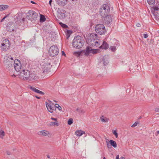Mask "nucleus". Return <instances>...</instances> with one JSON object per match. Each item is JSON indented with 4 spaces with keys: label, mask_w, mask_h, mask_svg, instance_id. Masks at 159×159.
Returning <instances> with one entry per match:
<instances>
[{
    "label": "nucleus",
    "mask_w": 159,
    "mask_h": 159,
    "mask_svg": "<svg viewBox=\"0 0 159 159\" xmlns=\"http://www.w3.org/2000/svg\"><path fill=\"white\" fill-rule=\"evenodd\" d=\"M98 35L96 34L92 33L90 38L88 40L89 44L92 47H98L100 45V41L98 38Z\"/></svg>",
    "instance_id": "nucleus-1"
},
{
    "label": "nucleus",
    "mask_w": 159,
    "mask_h": 159,
    "mask_svg": "<svg viewBox=\"0 0 159 159\" xmlns=\"http://www.w3.org/2000/svg\"><path fill=\"white\" fill-rule=\"evenodd\" d=\"M84 41L81 36H77L75 37L73 40V46L75 48L80 49L83 46Z\"/></svg>",
    "instance_id": "nucleus-2"
},
{
    "label": "nucleus",
    "mask_w": 159,
    "mask_h": 159,
    "mask_svg": "<svg viewBox=\"0 0 159 159\" xmlns=\"http://www.w3.org/2000/svg\"><path fill=\"white\" fill-rule=\"evenodd\" d=\"M30 76V72L28 70H21L19 74L20 78L24 80H28Z\"/></svg>",
    "instance_id": "nucleus-3"
},
{
    "label": "nucleus",
    "mask_w": 159,
    "mask_h": 159,
    "mask_svg": "<svg viewBox=\"0 0 159 159\" xmlns=\"http://www.w3.org/2000/svg\"><path fill=\"white\" fill-rule=\"evenodd\" d=\"M59 52V49L56 46H52L49 49L48 53L49 55L52 57H54L57 56Z\"/></svg>",
    "instance_id": "nucleus-4"
},
{
    "label": "nucleus",
    "mask_w": 159,
    "mask_h": 159,
    "mask_svg": "<svg viewBox=\"0 0 159 159\" xmlns=\"http://www.w3.org/2000/svg\"><path fill=\"white\" fill-rule=\"evenodd\" d=\"M96 32L100 35L104 34L106 32L105 28L102 24H98L95 27Z\"/></svg>",
    "instance_id": "nucleus-5"
},
{
    "label": "nucleus",
    "mask_w": 159,
    "mask_h": 159,
    "mask_svg": "<svg viewBox=\"0 0 159 159\" xmlns=\"http://www.w3.org/2000/svg\"><path fill=\"white\" fill-rule=\"evenodd\" d=\"M37 14L34 11H29L26 16L28 19L31 20H35L37 17Z\"/></svg>",
    "instance_id": "nucleus-6"
},
{
    "label": "nucleus",
    "mask_w": 159,
    "mask_h": 159,
    "mask_svg": "<svg viewBox=\"0 0 159 159\" xmlns=\"http://www.w3.org/2000/svg\"><path fill=\"white\" fill-rule=\"evenodd\" d=\"M52 65L50 64V61H44L43 65L42 66V70L43 73H48L50 71V69L52 67Z\"/></svg>",
    "instance_id": "nucleus-7"
},
{
    "label": "nucleus",
    "mask_w": 159,
    "mask_h": 159,
    "mask_svg": "<svg viewBox=\"0 0 159 159\" xmlns=\"http://www.w3.org/2000/svg\"><path fill=\"white\" fill-rule=\"evenodd\" d=\"M13 61H10L7 57H5L4 58V64L7 69L10 70L13 68L12 63Z\"/></svg>",
    "instance_id": "nucleus-8"
},
{
    "label": "nucleus",
    "mask_w": 159,
    "mask_h": 159,
    "mask_svg": "<svg viewBox=\"0 0 159 159\" xmlns=\"http://www.w3.org/2000/svg\"><path fill=\"white\" fill-rule=\"evenodd\" d=\"M57 13V16L60 19H64L66 16V12L63 10L59 8Z\"/></svg>",
    "instance_id": "nucleus-9"
},
{
    "label": "nucleus",
    "mask_w": 159,
    "mask_h": 159,
    "mask_svg": "<svg viewBox=\"0 0 159 159\" xmlns=\"http://www.w3.org/2000/svg\"><path fill=\"white\" fill-rule=\"evenodd\" d=\"M4 42H5V43H2L1 44V47L2 49V50L3 51H7L8 49L9 48L10 44V42L9 40H5V42L4 41Z\"/></svg>",
    "instance_id": "nucleus-10"
},
{
    "label": "nucleus",
    "mask_w": 159,
    "mask_h": 159,
    "mask_svg": "<svg viewBox=\"0 0 159 159\" xmlns=\"http://www.w3.org/2000/svg\"><path fill=\"white\" fill-rule=\"evenodd\" d=\"M14 67L16 71L18 72L21 69V64L18 60L16 59L15 60Z\"/></svg>",
    "instance_id": "nucleus-11"
},
{
    "label": "nucleus",
    "mask_w": 159,
    "mask_h": 159,
    "mask_svg": "<svg viewBox=\"0 0 159 159\" xmlns=\"http://www.w3.org/2000/svg\"><path fill=\"white\" fill-rule=\"evenodd\" d=\"M104 19H102L103 20V23L105 25H108L112 21V17L110 15H107L103 17Z\"/></svg>",
    "instance_id": "nucleus-12"
},
{
    "label": "nucleus",
    "mask_w": 159,
    "mask_h": 159,
    "mask_svg": "<svg viewBox=\"0 0 159 159\" xmlns=\"http://www.w3.org/2000/svg\"><path fill=\"white\" fill-rule=\"evenodd\" d=\"M28 88L30 89L32 91L37 93H38L42 95L44 94V93L43 92L38 90L34 87L32 86L31 85H29L28 86Z\"/></svg>",
    "instance_id": "nucleus-13"
},
{
    "label": "nucleus",
    "mask_w": 159,
    "mask_h": 159,
    "mask_svg": "<svg viewBox=\"0 0 159 159\" xmlns=\"http://www.w3.org/2000/svg\"><path fill=\"white\" fill-rule=\"evenodd\" d=\"M109 142L110 145L108 143H107V146L108 148H110L111 145L113 146L114 148H116L117 147V144L115 141L112 140H110Z\"/></svg>",
    "instance_id": "nucleus-14"
},
{
    "label": "nucleus",
    "mask_w": 159,
    "mask_h": 159,
    "mask_svg": "<svg viewBox=\"0 0 159 159\" xmlns=\"http://www.w3.org/2000/svg\"><path fill=\"white\" fill-rule=\"evenodd\" d=\"M92 48L89 46H87L85 50L84 51V55L86 56H88L89 54L91 53Z\"/></svg>",
    "instance_id": "nucleus-15"
},
{
    "label": "nucleus",
    "mask_w": 159,
    "mask_h": 159,
    "mask_svg": "<svg viewBox=\"0 0 159 159\" xmlns=\"http://www.w3.org/2000/svg\"><path fill=\"white\" fill-rule=\"evenodd\" d=\"M100 14L102 18L107 15H109L108 14L109 13L110 11H108L107 12V11H104V10H100Z\"/></svg>",
    "instance_id": "nucleus-16"
},
{
    "label": "nucleus",
    "mask_w": 159,
    "mask_h": 159,
    "mask_svg": "<svg viewBox=\"0 0 159 159\" xmlns=\"http://www.w3.org/2000/svg\"><path fill=\"white\" fill-rule=\"evenodd\" d=\"M108 57L107 56H104L102 58L103 63L104 66H106L108 64L109 62L108 61Z\"/></svg>",
    "instance_id": "nucleus-17"
},
{
    "label": "nucleus",
    "mask_w": 159,
    "mask_h": 159,
    "mask_svg": "<svg viewBox=\"0 0 159 159\" xmlns=\"http://www.w3.org/2000/svg\"><path fill=\"white\" fill-rule=\"evenodd\" d=\"M109 47V45L105 41H103L102 45L99 47L100 48H102L104 49H107Z\"/></svg>",
    "instance_id": "nucleus-18"
},
{
    "label": "nucleus",
    "mask_w": 159,
    "mask_h": 159,
    "mask_svg": "<svg viewBox=\"0 0 159 159\" xmlns=\"http://www.w3.org/2000/svg\"><path fill=\"white\" fill-rule=\"evenodd\" d=\"M38 134L40 135L48 136L49 134V133L47 131L41 130L38 132Z\"/></svg>",
    "instance_id": "nucleus-19"
},
{
    "label": "nucleus",
    "mask_w": 159,
    "mask_h": 159,
    "mask_svg": "<svg viewBox=\"0 0 159 159\" xmlns=\"http://www.w3.org/2000/svg\"><path fill=\"white\" fill-rule=\"evenodd\" d=\"M104 10V11H107V12L108 11H110V7H109L107 4H104L102 5L100 10Z\"/></svg>",
    "instance_id": "nucleus-20"
},
{
    "label": "nucleus",
    "mask_w": 159,
    "mask_h": 159,
    "mask_svg": "<svg viewBox=\"0 0 159 159\" xmlns=\"http://www.w3.org/2000/svg\"><path fill=\"white\" fill-rule=\"evenodd\" d=\"M104 10V11H107V12L108 11H110V7H109L107 4H104L102 5L100 10Z\"/></svg>",
    "instance_id": "nucleus-21"
},
{
    "label": "nucleus",
    "mask_w": 159,
    "mask_h": 159,
    "mask_svg": "<svg viewBox=\"0 0 159 159\" xmlns=\"http://www.w3.org/2000/svg\"><path fill=\"white\" fill-rule=\"evenodd\" d=\"M14 25H11L10 26L8 25L7 27V30L10 32H11L14 31L15 29V27Z\"/></svg>",
    "instance_id": "nucleus-22"
},
{
    "label": "nucleus",
    "mask_w": 159,
    "mask_h": 159,
    "mask_svg": "<svg viewBox=\"0 0 159 159\" xmlns=\"http://www.w3.org/2000/svg\"><path fill=\"white\" fill-rule=\"evenodd\" d=\"M85 133L84 131L81 130H77L75 132V134L78 136H80Z\"/></svg>",
    "instance_id": "nucleus-23"
},
{
    "label": "nucleus",
    "mask_w": 159,
    "mask_h": 159,
    "mask_svg": "<svg viewBox=\"0 0 159 159\" xmlns=\"http://www.w3.org/2000/svg\"><path fill=\"white\" fill-rule=\"evenodd\" d=\"M29 78L31 80H36L38 79V76H36L35 74L33 73L30 74V76Z\"/></svg>",
    "instance_id": "nucleus-24"
},
{
    "label": "nucleus",
    "mask_w": 159,
    "mask_h": 159,
    "mask_svg": "<svg viewBox=\"0 0 159 159\" xmlns=\"http://www.w3.org/2000/svg\"><path fill=\"white\" fill-rule=\"evenodd\" d=\"M8 7V6L6 5H0V11H3L7 9Z\"/></svg>",
    "instance_id": "nucleus-25"
},
{
    "label": "nucleus",
    "mask_w": 159,
    "mask_h": 159,
    "mask_svg": "<svg viewBox=\"0 0 159 159\" xmlns=\"http://www.w3.org/2000/svg\"><path fill=\"white\" fill-rule=\"evenodd\" d=\"M46 105L48 111L51 113H52V110L51 109L52 107L47 102H46Z\"/></svg>",
    "instance_id": "nucleus-26"
},
{
    "label": "nucleus",
    "mask_w": 159,
    "mask_h": 159,
    "mask_svg": "<svg viewBox=\"0 0 159 159\" xmlns=\"http://www.w3.org/2000/svg\"><path fill=\"white\" fill-rule=\"evenodd\" d=\"M148 3L150 5H153L155 2V0H147Z\"/></svg>",
    "instance_id": "nucleus-27"
},
{
    "label": "nucleus",
    "mask_w": 159,
    "mask_h": 159,
    "mask_svg": "<svg viewBox=\"0 0 159 159\" xmlns=\"http://www.w3.org/2000/svg\"><path fill=\"white\" fill-rule=\"evenodd\" d=\"M46 20V18L45 16L42 15H40V21L41 22H43Z\"/></svg>",
    "instance_id": "nucleus-28"
},
{
    "label": "nucleus",
    "mask_w": 159,
    "mask_h": 159,
    "mask_svg": "<svg viewBox=\"0 0 159 159\" xmlns=\"http://www.w3.org/2000/svg\"><path fill=\"white\" fill-rule=\"evenodd\" d=\"M5 135V132L4 131L0 130V138H2L3 136Z\"/></svg>",
    "instance_id": "nucleus-29"
},
{
    "label": "nucleus",
    "mask_w": 159,
    "mask_h": 159,
    "mask_svg": "<svg viewBox=\"0 0 159 159\" xmlns=\"http://www.w3.org/2000/svg\"><path fill=\"white\" fill-rule=\"evenodd\" d=\"M59 24L61 25V26L64 28L66 29L68 28V26L62 23V22H60Z\"/></svg>",
    "instance_id": "nucleus-30"
},
{
    "label": "nucleus",
    "mask_w": 159,
    "mask_h": 159,
    "mask_svg": "<svg viewBox=\"0 0 159 159\" xmlns=\"http://www.w3.org/2000/svg\"><path fill=\"white\" fill-rule=\"evenodd\" d=\"M73 123V120L72 118L69 119L67 121V123L69 125H71Z\"/></svg>",
    "instance_id": "nucleus-31"
},
{
    "label": "nucleus",
    "mask_w": 159,
    "mask_h": 159,
    "mask_svg": "<svg viewBox=\"0 0 159 159\" xmlns=\"http://www.w3.org/2000/svg\"><path fill=\"white\" fill-rule=\"evenodd\" d=\"M98 50L97 49H93L91 48V53L93 54H95L98 53Z\"/></svg>",
    "instance_id": "nucleus-32"
},
{
    "label": "nucleus",
    "mask_w": 159,
    "mask_h": 159,
    "mask_svg": "<svg viewBox=\"0 0 159 159\" xmlns=\"http://www.w3.org/2000/svg\"><path fill=\"white\" fill-rule=\"evenodd\" d=\"M110 49L113 52L115 51L116 50V47L115 46H111Z\"/></svg>",
    "instance_id": "nucleus-33"
},
{
    "label": "nucleus",
    "mask_w": 159,
    "mask_h": 159,
    "mask_svg": "<svg viewBox=\"0 0 159 159\" xmlns=\"http://www.w3.org/2000/svg\"><path fill=\"white\" fill-rule=\"evenodd\" d=\"M101 120L102 122H107L108 121V119L106 118H104L103 116H102V117L101 118Z\"/></svg>",
    "instance_id": "nucleus-34"
},
{
    "label": "nucleus",
    "mask_w": 159,
    "mask_h": 159,
    "mask_svg": "<svg viewBox=\"0 0 159 159\" xmlns=\"http://www.w3.org/2000/svg\"><path fill=\"white\" fill-rule=\"evenodd\" d=\"M55 125H56L57 126H58L59 125L58 123L56 122H51L50 123V125L51 126H53Z\"/></svg>",
    "instance_id": "nucleus-35"
},
{
    "label": "nucleus",
    "mask_w": 159,
    "mask_h": 159,
    "mask_svg": "<svg viewBox=\"0 0 159 159\" xmlns=\"http://www.w3.org/2000/svg\"><path fill=\"white\" fill-rule=\"evenodd\" d=\"M71 33V31L70 30H67V34H66V36H67V39H68L69 38V37L70 33Z\"/></svg>",
    "instance_id": "nucleus-36"
},
{
    "label": "nucleus",
    "mask_w": 159,
    "mask_h": 159,
    "mask_svg": "<svg viewBox=\"0 0 159 159\" xmlns=\"http://www.w3.org/2000/svg\"><path fill=\"white\" fill-rule=\"evenodd\" d=\"M113 134L115 136L116 138H117L118 136V134L116 130L113 131Z\"/></svg>",
    "instance_id": "nucleus-37"
},
{
    "label": "nucleus",
    "mask_w": 159,
    "mask_h": 159,
    "mask_svg": "<svg viewBox=\"0 0 159 159\" xmlns=\"http://www.w3.org/2000/svg\"><path fill=\"white\" fill-rule=\"evenodd\" d=\"M138 124L139 122H138L136 121L131 125V127L132 128L136 126Z\"/></svg>",
    "instance_id": "nucleus-38"
},
{
    "label": "nucleus",
    "mask_w": 159,
    "mask_h": 159,
    "mask_svg": "<svg viewBox=\"0 0 159 159\" xmlns=\"http://www.w3.org/2000/svg\"><path fill=\"white\" fill-rule=\"evenodd\" d=\"M74 54L77 56H80L81 54V52H74Z\"/></svg>",
    "instance_id": "nucleus-39"
},
{
    "label": "nucleus",
    "mask_w": 159,
    "mask_h": 159,
    "mask_svg": "<svg viewBox=\"0 0 159 159\" xmlns=\"http://www.w3.org/2000/svg\"><path fill=\"white\" fill-rule=\"evenodd\" d=\"M152 8L153 9L154 11H157L159 10V8L157 6H154L152 7Z\"/></svg>",
    "instance_id": "nucleus-40"
},
{
    "label": "nucleus",
    "mask_w": 159,
    "mask_h": 159,
    "mask_svg": "<svg viewBox=\"0 0 159 159\" xmlns=\"http://www.w3.org/2000/svg\"><path fill=\"white\" fill-rule=\"evenodd\" d=\"M6 57H8V58H9L10 59V61L11 60L12 61H13L14 60V59L13 58V57H11V56H6Z\"/></svg>",
    "instance_id": "nucleus-41"
},
{
    "label": "nucleus",
    "mask_w": 159,
    "mask_h": 159,
    "mask_svg": "<svg viewBox=\"0 0 159 159\" xmlns=\"http://www.w3.org/2000/svg\"><path fill=\"white\" fill-rule=\"evenodd\" d=\"M55 105H57L58 106L57 108H58V109L59 110H61V107H60L58 104H56Z\"/></svg>",
    "instance_id": "nucleus-42"
},
{
    "label": "nucleus",
    "mask_w": 159,
    "mask_h": 159,
    "mask_svg": "<svg viewBox=\"0 0 159 159\" xmlns=\"http://www.w3.org/2000/svg\"><path fill=\"white\" fill-rule=\"evenodd\" d=\"M143 35L144 38H145V39L147 38L148 37V35L147 34H143Z\"/></svg>",
    "instance_id": "nucleus-43"
},
{
    "label": "nucleus",
    "mask_w": 159,
    "mask_h": 159,
    "mask_svg": "<svg viewBox=\"0 0 159 159\" xmlns=\"http://www.w3.org/2000/svg\"><path fill=\"white\" fill-rule=\"evenodd\" d=\"M6 17H7V16H5L4 17H3V18H2V19L1 20V21H0V22H3V21H4V19H5V18Z\"/></svg>",
    "instance_id": "nucleus-44"
},
{
    "label": "nucleus",
    "mask_w": 159,
    "mask_h": 159,
    "mask_svg": "<svg viewBox=\"0 0 159 159\" xmlns=\"http://www.w3.org/2000/svg\"><path fill=\"white\" fill-rule=\"evenodd\" d=\"M155 111L156 112L159 111V108H156L155 109Z\"/></svg>",
    "instance_id": "nucleus-45"
},
{
    "label": "nucleus",
    "mask_w": 159,
    "mask_h": 159,
    "mask_svg": "<svg viewBox=\"0 0 159 159\" xmlns=\"http://www.w3.org/2000/svg\"><path fill=\"white\" fill-rule=\"evenodd\" d=\"M51 119L53 120H55V121H57V118H53V117H52L51 118Z\"/></svg>",
    "instance_id": "nucleus-46"
},
{
    "label": "nucleus",
    "mask_w": 159,
    "mask_h": 159,
    "mask_svg": "<svg viewBox=\"0 0 159 159\" xmlns=\"http://www.w3.org/2000/svg\"><path fill=\"white\" fill-rule=\"evenodd\" d=\"M7 154L8 155H10L11 154V152L8 151H7Z\"/></svg>",
    "instance_id": "nucleus-47"
},
{
    "label": "nucleus",
    "mask_w": 159,
    "mask_h": 159,
    "mask_svg": "<svg viewBox=\"0 0 159 159\" xmlns=\"http://www.w3.org/2000/svg\"><path fill=\"white\" fill-rule=\"evenodd\" d=\"M136 26L138 27H139L140 26V24L139 23H137L136 24Z\"/></svg>",
    "instance_id": "nucleus-48"
},
{
    "label": "nucleus",
    "mask_w": 159,
    "mask_h": 159,
    "mask_svg": "<svg viewBox=\"0 0 159 159\" xmlns=\"http://www.w3.org/2000/svg\"><path fill=\"white\" fill-rule=\"evenodd\" d=\"M159 134V131L157 130V131L156 134H155L156 136H157Z\"/></svg>",
    "instance_id": "nucleus-49"
},
{
    "label": "nucleus",
    "mask_w": 159,
    "mask_h": 159,
    "mask_svg": "<svg viewBox=\"0 0 159 159\" xmlns=\"http://www.w3.org/2000/svg\"><path fill=\"white\" fill-rule=\"evenodd\" d=\"M52 0H50L49 1V4H50V6H51V3H52Z\"/></svg>",
    "instance_id": "nucleus-50"
},
{
    "label": "nucleus",
    "mask_w": 159,
    "mask_h": 159,
    "mask_svg": "<svg viewBox=\"0 0 159 159\" xmlns=\"http://www.w3.org/2000/svg\"><path fill=\"white\" fill-rule=\"evenodd\" d=\"M116 159H119V155H116Z\"/></svg>",
    "instance_id": "nucleus-51"
},
{
    "label": "nucleus",
    "mask_w": 159,
    "mask_h": 159,
    "mask_svg": "<svg viewBox=\"0 0 159 159\" xmlns=\"http://www.w3.org/2000/svg\"><path fill=\"white\" fill-rule=\"evenodd\" d=\"M55 108V107H51V109L52 110V112H53V111L54 110V108Z\"/></svg>",
    "instance_id": "nucleus-52"
},
{
    "label": "nucleus",
    "mask_w": 159,
    "mask_h": 159,
    "mask_svg": "<svg viewBox=\"0 0 159 159\" xmlns=\"http://www.w3.org/2000/svg\"><path fill=\"white\" fill-rule=\"evenodd\" d=\"M62 55L64 56L66 55L65 53L63 51H62Z\"/></svg>",
    "instance_id": "nucleus-53"
},
{
    "label": "nucleus",
    "mask_w": 159,
    "mask_h": 159,
    "mask_svg": "<svg viewBox=\"0 0 159 159\" xmlns=\"http://www.w3.org/2000/svg\"><path fill=\"white\" fill-rule=\"evenodd\" d=\"M31 2L32 3L34 4H36L34 2V1H31Z\"/></svg>",
    "instance_id": "nucleus-54"
},
{
    "label": "nucleus",
    "mask_w": 159,
    "mask_h": 159,
    "mask_svg": "<svg viewBox=\"0 0 159 159\" xmlns=\"http://www.w3.org/2000/svg\"><path fill=\"white\" fill-rule=\"evenodd\" d=\"M120 159H125V157H122L120 158Z\"/></svg>",
    "instance_id": "nucleus-55"
},
{
    "label": "nucleus",
    "mask_w": 159,
    "mask_h": 159,
    "mask_svg": "<svg viewBox=\"0 0 159 159\" xmlns=\"http://www.w3.org/2000/svg\"><path fill=\"white\" fill-rule=\"evenodd\" d=\"M36 97L38 99H40V97H38L37 96H36Z\"/></svg>",
    "instance_id": "nucleus-56"
},
{
    "label": "nucleus",
    "mask_w": 159,
    "mask_h": 159,
    "mask_svg": "<svg viewBox=\"0 0 159 159\" xmlns=\"http://www.w3.org/2000/svg\"><path fill=\"white\" fill-rule=\"evenodd\" d=\"M47 157L48 158H50V156L49 155H47Z\"/></svg>",
    "instance_id": "nucleus-57"
},
{
    "label": "nucleus",
    "mask_w": 159,
    "mask_h": 159,
    "mask_svg": "<svg viewBox=\"0 0 159 159\" xmlns=\"http://www.w3.org/2000/svg\"><path fill=\"white\" fill-rule=\"evenodd\" d=\"M12 76L13 77H15V75H12Z\"/></svg>",
    "instance_id": "nucleus-58"
},
{
    "label": "nucleus",
    "mask_w": 159,
    "mask_h": 159,
    "mask_svg": "<svg viewBox=\"0 0 159 159\" xmlns=\"http://www.w3.org/2000/svg\"><path fill=\"white\" fill-rule=\"evenodd\" d=\"M57 106H57V105H55V107L57 108Z\"/></svg>",
    "instance_id": "nucleus-59"
},
{
    "label": "nucleus",
    "mask_w": 159,
    "mask_h": 159,
    "mask_svg": "<svg viewBox=\"0 0 159 159\" xmlns=\"http://www.w3.org/2000/svg\"><path fill=\"white\" fill-rule=\"evenodd\" d=\"M70 0V1H75V0Z\"/></svg>",
    "instance_id": "nucleus-60"
},
{
    "label": "nucleus",
    "mask_w": 159,
    "mask_h": 159,
    "mask_svg": "<svg viewBox=\"0 0 159 159\" xmlns=\"http://www.w3.org/2000/svg\"><path fill=\"white\" fill-rule=\"evenodd\" d=\"M103 159H106V158L105 157H104L103 158Z\"/></svg>",
    "instance_id": "nucleus-61"
},
{
    "label": "nucleus",
    "mask_w": 159,
    "mask_h": 159,
    "mask_svg": "<svg viewBox=\"0 0 159 159\" xmlns=\"http://www.w3.org/2000/svg\"><path fill=\"white\" fill-rule=\"evenodd\" d=\"M54 101H55L56 102H57L56 101V100Z\"/></svg>",
    "instance_id": "nucleus-62"
}]
</instances>
